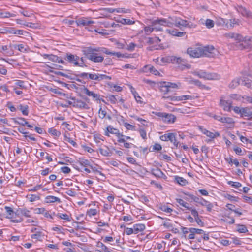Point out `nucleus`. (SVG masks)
Returning a JSON list of instances; mask_svg holds the SVG:
<instances>
[{
    "label": "nucleus",
    "mask_w": 252,
    "mask_h": 252,
    "mask_svg": "<svg viewBox=\"0 0 252 252\" xmlns=\"http://www.w3.org/2000/svg\"><path fill=\"white\" fill-rule=\"evenodd\" d=\"M173 23L169 20L161 18L152 21V26L153 27L154 30L156 31H161L163 30L162 26L171 27Z\"/></svg>",
    "instance_id": "1"
},
{
    "label": "nucleus",
    "mask_w": 252,
    "mask_h": 252,
    "mask_svg": "<svg viewBox=\"0 0 252 252\" xmlns=\"http://www.w3.org/2000/svg\"><path fill=\"white\" fill-rule=\"evenodd\" d=\"M77 26L78 27H84L86 29H87L89 31H93V28L92 27V25L95 23V22L91 20V18L89 17H81L77 19L75 21Z\"/></svg>",
    "instance_id": "2"
},
{
    "label": "nucleus",
    "mask_w": 252,
    "mask_h": 252,
    "mask_svg": "<svg viewBox=\"0 0 252 252\" xmlns=\"http://www.w3.org/2000/svg\"><path fill=\"white\" fill-rule=\"evenodd\" d=\"M153 113L155 115L161 118L162 120L166 123L173 124L176 120V117L172 114L157 112H153Z\"/></svg>",
    "instance_id": "3"
},
{
    "label": "nucleus",
    "mask_w": 252,
    "mask_h": 252,
    "mask_svg": "<svg viewBox=\"0 0 252 252\" xmlns=\"http://www.w3.org/2000/svg\"><path fill=\"white\" fill-rule=\"evenodd\" d=\"M109 133L115 134L118 138V142H125L126 141V139L123 138V137H124L123 133H120L119 129L114 128L111 126H109L107 127L105 134L106 136H109Z\"/></svg>",
    "instance_id": "4"
},
{
    "label": "nucleus",
    "mask_w": 252,
    "mask_h": 252,
    "mask_svg": "<svg viewBox=\"0 0 252 252\" xmlns=\"http://www.w3.org/2000/svg\"><path fill=\"white\" fill-rule=\"evenodd\" d=\"M176 134L174 133L164 134V135L160 136V139L163 141H169L173 143L176 147H178L179 143L176 140Z\"/></svg>",
    "instance_id": "5"
},
{
    "label": "nucleus",
    "mask_w": 252,
    "mask_h": 252,
    "mask_svg": "<svg viewBox=\"0 0 252 252\" xmlns=\"http://www.w3.org/2000/svg\"><path fill=\"white\" fill-rule=\"evenodd\" d=\"M64 59L75 66H77V65H79L78 62L79 57L76 55L67 53Z\"/></svg>",
    "instance_id": "6"
},
{
    "label": "nucleus",
    "mask_w": 252,
    "mask_h": 252,
    "mask_svg": "<svg viewBox=\"0 0 252 252\" xmlns=\"http://www.w3.org/2000/svg\"><path fill=\"white\" fill-rule=\"evenodd\" d=\"M187 53L191 57L199 58L201 57L200 47H189L187 50Z\"/></svg>",
    "instance_id": "7"
},
{
    "label": "nucleus",
    "mask_w": 252,
    "mask_h": 252,
    "mask_svg": "<svg viewBox=\"0 0 252 252\" xmlns=\"http://www.w3.org/2000/svg\"><path fill=\"white\" fill-rule=\"evenodd\" d=\"M88 77L91 80L100 81L103 80H111V77L107 76L105 74H96V73H89Z\"/></svg>",
    "instance_id": "8"
},
{
    "label": "nucleus",
    "mask_w": 252,
    "mask_h": 252,
    "mask_svg": "<svg viewBox=\"0 0 252 252\" xmlns=\"http://www.w3.org/2000/svg\"><path fill=\"white\" fill-rule=\"evenodd\" d=\"M168 60L172 63L181 64L182 66H185L187 68H189V65L187 64L186 60L183 59H182L181 57H177L176 56H172L169 57Z\"/></svg>",
    "instance_id": "9"
},
{
    "label": "nucleus",
    "mask_w": 252,
    "mask_h": 252,
    "mask_svg": "<svg viewBox=\"0 0 252 252\" xmlns=\"http://www.w3.org/2000/svg\"><path fill=\"white\" fill-rule=\"evenodd\" d=\"M172 26L182 29V27H187L189 26V22L187 20L181 19L180 18L176 17L175 19H173Z\"/></svg>",
    "instance_id": "10"
},
{
    "label": "nucleus",
    "mask_w": 252,
    "mask_h": 252,
    "mask_svg": "<svg viewBox=\"0 0 252 252\" xmlns=\"http://www.w3.org/2000/svg\"><path fill=\"white\" fill-rule=\"evenodd\" d=\"M71 99L73 100V107L79 108L88 109L89 108L88 105L84 101L81 100H75V98L71 97Z\"/></svg>",
    "instance_id": "11"
},
{
    "label": "nucleus",
    "mask_w": 252,
    "mask_h": 252,
    "mask_svg": "<svg viewBox=\"0 0 252 252\" xmlns=\"http://www.w3.org/2000/svg\"><path fill=\"white\" fill-rule=\"evenodd\" d=\"M86 56L89 60L95 63H101L104 60V58L101 56H99L98 54H92L86 55Z\"/></svg>",
    "instance_id": "12"
},
{
    "label": "nucleus",
    "mask_w": 252,
    "mask_h": 252,
    "mask_svg": "<svg viewBox=\"0 0 252 252\" xmlns=\"http://www.w3.org/2000/svg\"><path fill=\"white\" fill-rule=\"evenodd\" d=\"M214 50V47L212 46H208L206 47H200V51H201V57L206 56L209 57L210 54L212 53V51Z\"/></svg>",
    "instance_id": "13"
},
{
    "label": "nucleus",
    "mask_w": 252,
    "mask_h": 252,
    "mask_svg": "<svg viewBox=\"0 0 252 252\" xmlns=\"http://www.w3.org/2000/svg\"><path fill=\"white\" fill-rule=\"evenodd\" d=\"M82 92L87 95L92 97L95 100H99L100 95L98 94L95 93L93 91H90L88 89H87L86 87H84L83 89Z\"/></svg>",
    "instance_id": "14"
},
{
    "label": "nucleus",
    "mask_w": 252,
    "mask_h": 252,
    "mask_svg": "<svg viewBox=\"0 0 252 252\" xmlns=\"http://www.w3.org/2000/svg\"><path fill=\"white\" fill-rule=\"evenodd\" d=\"M220 105L223 108L224 111H230L232 107V102L229 100L220 99Z\"/></svg>",
    "instance_id": "15"
},
{
    "label": "nucleus",
    "mask_w": 252,
    "mask_h": 252,
    "mask_svg": "<svg viewBox=\"0 0 252 252\" xmlns=\"http://www.w3.org/2000/svg\"><path fill=\"white\" fill-rule=\"evenodd\" d=\"M166 32L171 35L177 37H182L186 34L185 32H181L178 31L176 29H167Z\"/></svg>",
    "instance_id": "16"
},
{
    "label": "nucleus",
    "mask_w": 252,
    "mask_h": 252,
    "mask_svg": "<svg viewBox=\"0 0 252 252\" xmlns=\"http://www.w3.org/2000/svg\"><path fill=\"white\" fill-rule=\"evenodd\" d=\"M15 214L17 216L22 215L26 217H31V212L26 208H19L16 210Z\"/></svg>",
    "instance_id": "17"
},
{
    "label": "nucleus",
    "mask_w": 252,
    "mask_h": 252,
    "mask_svg": "<svg viewBox=\"0 0 252 252\" xmlns=\"http://www.w3.org/2000/svg\"><path fill=\"white\" fill-rule=\"evenodd\" d=\"M84 52L86 55H91L92 54H97L95 52H100V47H87Z\"/></svg>",
    "instance_id": "18"
},
{
    "label": "nucleus",
    "mask_w": 252,
    "mask_h": 252,
    "mask_svg": "<svg viewBox=\"0 0 252 252\" xmlns=\"http://www.w3.org/2000/svg\"><path fill=\"white\" fill-rule=\"evenodd\" d=\"M241 83L242 78L240 77H237L232 80L229 85V87L231 89H235L239 85H241Z\"/></svg>",
    "instance_id": "19"
},
{
    "label": "nucleus",
    "mask_w": 252,
    "mask_h": 252,
    "mask_svg": "<svg viewBox=\"0 0 252 252\" xmlns=\"http://www.w3.org/2000/svg\"><path fill=\"white\" fill-rule=\"evenodd\" d=\"M237 11L244 17L248 18L252 17V13L248 11L245 7L239 6L237 8Z\"/></svg>",
    "instance_id": "20"
},
{
    "label": "nucleus",
    "mask_w": 252,
    "mask_h": 252,
    "mask_svg": "<svg viewBox=\"0 0 252 252\" xmlns=\"http://www.w3.org/2000/svg\"><path fill=\"white\" fill-rule=\"evenodd\" d=\"M99 150L100 154L104 156L109 157L111 155L112 153L110 149L106 146L100 148Z\"/></svg>",
    "instance_id": "21"
},
{
    "label": "nucleus",
    "mask_w": 252,
    "mask_h": 252,
    "mask_svg": "<svg viewBox=\"0 0 252 252\" xmlns=\"http://www.w3.org/2000/svg\"><path fill=\"white\" fill-rule=\"evenodd\" d=\"M135 234H137L143 231L145 229V226L143 224L138 223L134 224L133 226Z\"/></svg>",
    "instance_id": "22"
},
{
    "label": "nucleus",
    "mask_w": 252,
    "mask_h": 252,
    "mask_svg": "<svg viewBox=\"0 0 252 252\" xmlns=\"http://www.w3.org/2000/svg\"><path fill=\"white\" fill-rule=\"evenodd\" d=\"M200 203V205L202 206L205 207L208 212H211L212 211L213 207V205L212 203L205 200L204 198L203 200H202L201 202Z\"/></svg>",
    "instance_id": "23"
},
{
    "label": "nucleus",
    "mask_w": 252,
    "mask_h": 252,
    "mask_svg": "<svg viewBox=\"0 0 252 252\" xmlns=\"http://www.w3.org/2000/svg\"><path fill=\"white\" fill-rule=\"evenodd\" d=\"M220 75L215 72H207L206 80H219L220 79Z\"/></svg>",
    "instance_id": "24"
},
{
    "label": "nucleus",
    "mask_w": 252,
    "mask_h": 252,
    "mask_svg": "<svg viewBox=\"0 0 252 252\" xmlns=\"http://www.w3.org/2000/svg\"><path fill=\"white\" fill-rule=\"evenodd\" d=\"M240 115L242 117H250L252 115V112L248 107H242Z\"/></svg>",
    "instance_id": "25"
},
{
    "label": "nucleus",
    "mask_w": 252,
    "mask_h": 252,
    "mask_svg": "<svg viewBox=\"0 0 252 252\" xmlns=\"http://www.w3.org/2000/svg\"><path fill=\"white\" fill-rule=\"evenodd\" d=\"M45 201L47 203H54L56 202L60 203L61 202V200L57 197L49 195L46 197Z\"/></svg>",
    "instance_id": "26"
},
{
    "label": "nucleus",
    "mask_w": 252,
    "mask_h": 252,
    "mask_svg": "<svg viewBox=\"0 0 252 252\" xmlns=\"http://www.w3.org/2000/svg\"><path fill=\"white\" fill-rule=\"evenodd\" d=\"M42 56L44 59H48L49 60L56 63H57V61H58V57L53 54H44Z\"/></svg>",
    "instance_id": "27"
},
{
    "label": "nucleus",
    "mask_w": 252,
    "mask_h": 252,
    "mask_svg": "<svg viewBox=\"0 0 252 252\" xmlns=\"http://www.w3.org/2000/svg\"><path fill=\"white\" fill-rule=\"evenodd\" d=\"M151 173L153 175L158 178L162 177L164 175L161 170L158 168L152 169L151 170Z\"/></svg>",
    "instance_id": "28"
},
{
    "label": "nucleus",
    "mask_w": 252,
    "mask_h": 252,
    "mask_svg": "<svg viewBox=\"0 0 252 252\" xmlns=\"http://www.w3.org/2000/svg\"><path fill=\"white\" fill-rule=\"evenodd\" d=\"M56 216L59 218L65 220L66 221L70 222L71 221L70 217L66 214L58 213Z\"/></svg>",
    "instance_id": "29"
},
{
    "label": "nucleus",
    "mask_w": 252,
    "mask_h": 252,
    "mask_svg": "<svg viewBox=\"0 0 252 252\" xmlns=\"http://www.w3.org/2000/svg\"><path fill=\"white\" fill-rule=\"evenodd\" d=\"M241 85L248 88L252 89V81L250 79H243L242 78Z\"/></svg>",
    "instance_id": "30"
},
{
    "label": "nucleus",
    "mask_w": 252,
    "mask_h": 252,
    "mask_svg": "<svg viewBox=\"0 0 252 252\" xmlns=\"http://www.w3.org/2000/svg\"><path fill=\"white\" fill-rule=\"evenodd\" d=\"M221 123H226L230 125H233L234 124V121L232 118L223 117Z\"/></svg>",
    "instance_id": "31"
},
{
    "label": "nucleus",
    "mask_w": 252,
    "mask_h": 252,
    "mask_svg": "<svg viewBox=\"0 0 252 252\" xmlns=\"http://www.w3.org/2000/svg\"><path fill=\"white\" fill-rule=\"evenodd\" d=\"M237 231L241 233H245L248 232L247 227L243 224L237 225Z\"/></svg>",
    "instance_id": "32"
},
{
    "label": "nucleus",
    "mask_w": 252,
    "mask_h": 252,
    "mask_svg": "<svg viewBox=\"0 0 252 252\" xmlns=\"http://www.w3.org/2000/svg\"><path fill=\"white\" fill-rule=\"evenodd\" d=\"M14 120L15 123L21 125L23 126H26V124H27V121H26L25 118L19 117L17 118L16 119L15 118Z\"/></svg>",
    "instance_id": "33"
},
{
    "label": "nucleus",
    "mask_w": 252,
    "mask_h": 252,
    "mask_svg": "<svg viewBox=\"0 0 252 252\" xmlns=\"http://www.w3.org/2000/svg\"><path fill=\"white\" fill-rule=\"evenodd\" d=\"M78 162L81 166L84 167H90L91 166L90 161L84 158H79Z\"/></svg>",
    "instance_id": "34"
},
{
    "label": "nucleus",
    "mask_w": 252,
    "mask_h": 252,
    "mask_svg": "<svg viewBox=\"0 0 252 252\" xmlns=\"http://www.w3.org/2000/svg\"><path fill=\"white\" fill-rule=\"evenodd\" d=\"M206 135L211 139H214L216 137H219L220 134L218 131H215L214 133H213L208 130Z\"/></svg>",
    "instance_id": "35"
},
{
    "label": "nucleus",
    "mask_w": 252,
    "mask_h": 252,
    "mask_svg": "<svg viewBox=\"0 0 252 252\" xmlns=\"http://www.w3.org/2000/svg\"><path fill=\"white\" fill-rule=\"evenodd\" d=\"M14 16V14L9 12H3L0 11V18H1L13 17Z\"/></svg>",
    "instance_id": "36"
},
{
    "label": "nucleus",
    "mask_w": 252,
    "mask_h": 252,
    "mask_svg": "<svg viewBox=\"0 0 252 252\" xmlns=\"http://www.w3.org/2000/svg\"><path fill=\"white\" fill-rule=\"evenodd\" d=\"M176 181L182 186L186 185L188 183L187 180L183 177L177 176L175 177Z\"/></svg>",
    "instance_id": "37"
},
{
    "label": "nucleus",
    "mask_w": 252,
    "mask_h": 252,
    "mask_svg": "<svg viewBox=\"0 0 252 252\" xmlns=\"http://www.w3.org/2000/svg\"><path fill=\"white\" fill-rule=\"evenodd\" d=\"M19 109L21 111L22 114L25 116H27L29 114V111H28V106L25 105L23 106L22 105H20L19 106Z\"/></svg>",
    "instance_id": "38"
},
{
    "label": "nucleus",
    "mask_w": 252,
    "mask_h": 252,
    "mask_svg": "<svg viewBox=\"0 0 252 252\" xmlns=\"http://www.w3.org/2000/svg\"><path fill=\"white\" fill-rule=\"evenodd\" d=\"M195 75L197 76L200 78H203L205 79H206L207 78V72L205 71H203L202 70H201L198 72H195L194 73Z\"/></svg>",
    "instance_id": "39"
},
{
    "label": "nucleus",
    "mask_w": 252,
    "mask_h": 252,
    "mask_svg": "<svg viewBox=\"0 0 252 252\" xmlns=\"http://www.w3.org/2000/svg\"><path fill=\"white\" fill-rule=\"evenodd\" d=\"M27 198H29L30 202H34L36 200H39L40 199V197L39 195L35 194L28 195L27 196Z\"/></svg>",
    "instance_id": "40"
},
{
    "label": "nucleus",
    "mask_w": 252,
    "mask_h": 252,
    "mask_svg": "<svg viewBox=\"0 0 252 252\" xmlns=\"http://www.w3.org/2000/svg\"><path fill=\"white\" fill-rule=\"evenodd\" d=\"M176 202L179 203L181 206L188 209H189V204L185 202L184 200H183L182 199L180 198H176Z\"/></svg>",
    "instance_id": "41"
},
{
    "label": "nucleus",
    "mask_w": 252,
    "mask_h": 252,
    "mask_svg": "<svg viewBox=\"0 0 252 252\" xmlns=\"http://www.w3.org/2000/svg\"><path fill=\"white\" fill-rule=\"evenodd\" d=\"M5 209L6 210V212L7 214H8V216H7V218H11L12 217V215L15 213V212L13 211L12 208L8 206H5Z\"/></svg>",
    "instance_id": "42"
},
{
    "label": "nucleus",
    "mask_w": 252,
    "mask_h": 252,
    "mask_svg": "<svg viewBox=\"0 0 252 252\" xmlns=\"http://www.w3.org/2000/svg\"><path fill=\"white\" fill-rule=\"evenodd\" d=\"M48 132L57 137H59L61 135V132L54 128H51L48 129Z\"/></svg>",
    "instance_id": "43"
},
{
    "label": "nucleus",
    "mask_w": 252,
    "mask_h": 252,
    "mask_svg": "<svg viewBox=\"0 0 252 252\" xmlns=\"http://www.w3.org/2000/svg\"><path fill=\"white\" fill-rule=\"evenodd\" d=\"M107 98L108 101H110L111 103L115 104L117 102V95H109Z\"/></svg>",
    "instance_id": "44"
},
{
    "label": "nucleus",
    "mask_w": 252,
    "mask_h": 252,
    "mask_svg": "<svg viewBox=\"0 0 252 252\" xmlns=\"http://www.w3.org/2000/svg\"><path fill=\"white\" fill-rule=\"evenodd\" d=\"M64 140L70 143L72 146L74 147H75L77 145L76 143L73 141L71 138L68 137L66 134H65L64 135Z\"/></svg>",
    "instance_id": "45"
},
{
    "label": "nucleus",
    "mask_w": 252,
    "mask_h": 252,
    "mask_svg": "<svg viewBox=\"0 0 252 252\" xmlns=\"http://www.w3.org/2000/svg\"><path fill=\"white\" fill-rule=\"evenodd\" d=\"M163 225L166 228L171 229L173 227V224L170 222L169 219H166L163 223Z\"/></svg>",
    "instance_id": "46"
},
{
    "label": "nucleus",
    "mask_w": 252,
    "mask_h": 252,
    "mask_svg": "<svg viewBox=\"0 0 252 252\" xmlns=\"http://www.w3.org/2000/svg\"><path fill=\"white\" fill-rule=\"evenodd\" d=\"M160 91L163 93V94H166L171 91V90L168 86L166 85L161 87Z\"/></svg>",
    "instance_id": "47"
},
{
    "label": "nucleus",
    "mask_w": 252,
    "mask_h": 252,
    "mask_svg": "<svg viewBox=\"0 0 252 252\" xmlns=\"http://www.w3.org/2000/svg\"><path fill=\"white\" fill-rule=\"evenodd\" d=\"M190 233H194L195 234H203L204 231L202 229H197L195 228H191Z\"/></svg>",
    "instance_id": "48"
},
{
    "label": "nucleus",
    "mask_w": 252,
    "mask_h": 252,
    "mask_svg": "<svg viewBox=\"0 0 252 252\" xmlns=\"http://www.w3.org/2000/svg\"><path fill=\"white\" fill-rule=\"evenodd\" d=\"M178 98H179L178 101H179L185 100L192 99L193 98V96L190 95H183L178 96Z\"/></svg>",
    "instance_id": "49"
},
{
    "label": "nucleus",
    "mask_w": 252,
    "mask_h": 252,
    "mask_svg": "<svg viewBox=\"0 0 252 252\" xmlns=\"http://www.w3.org/2000/svg\"><path fill=\"white\" fill-rule=\"evenodd\" d=\"M97 211L95 209H90L87 211V215L89 217L94 216L97 214Z\"/></svg>",
    "instance_id": "50"
},
{
    "label": "nucleus",
    "mask_w": 252,
    "mask_h": 252,
    "mask_svg": "<svg viewBox=\"0 0 252 252\" xmlns=\"http://www.w3.org/2000/svg\"><path fill=\"white\" fill-rule=\"evenodd\" d=\"M189 196L194 202L198 203L200 205L201 204L200 202H201L202 200H203V198H202V197L199 198V197H196V196H194L193 195H189Z\"/></svg>",
    "instance_id": "51"
},
{
    "label": "nucleus",
    "mask_w": 252,
    "mask_h": 252,
    "mask_svg": "<svg viewBox=\"0 0 252 252\" xmlns=\"http://www.w3.org/2000/svg\"><path fill=\"white\" fill-rule=\"evenodd\" d=\"M3 32L6 34H15V29L13 27L7 28Z\"/></svg>",
    "instance_id": "52"
},
{
    "label": "nucleus",
    "mask_w": 252,
    "mask_h": 252,
    "mask_svg": "<svg viewBox=\"0 0 252 252\" xmlns=\"http://www.w3.org/2000/svg\"><path fill=\"white\" fill-rule=\"evenodd\" d=\"M168 87L170 88H179L181 83H179L178 84L174 83L168 82L167 84Z\"/></svg>",
    "instance_id": "53"
},
{
    "label": "nucleus",
    "mask_w": 252,
    "mask_h": 252,
    "mask_svg": "<svg viewBox=\"0 0 252 252\" xmlns=\"http://www.w3.org/2000/svg\"><path fill=\"white\" fill-rule=\"evenodd\" d=\"M205 25L208 28L210 29L214 27V22L213 20L208 19L206 20Z\"/></svg>",
    "instance_id": "54"
},
{
    "label": "nucleus",
    "mask_w": 252,
    "mask_h": 252,
    "mask_svg": "<svg viewBox=\"0 0 252 252\" xmlns=\"http://www.w3.org/2000/svg\"><path fill=\"white\" fill-rule=\"evenodd\" d=\"M144 31L146 34L149 35L154 31L153 27L152 25L151 26L145 27Z\"/></svg>",
    "instance_id": "55"
},
{
    "label": "nucleus",
    "mask_w": 252,
    "mask_h": 252,
    "mask_svg": "<svg viewBox=\"0 0 252 252\" xmlns=\"http://www.w3.org/2000/svg\"><path fill=\"white\" fill-rule=\"evenodd\" d=\"M228 184L235 188H238L242 186V184L238 182L229 181Z\"/></svg>",
    "instance_id": "56"
},
{
    "label": "nucleus",
    "mask_w": 252,
    "mask_h": 252,
    "mask_svg": "<svg viewBox=\"0 0 252 252\" xmlns=\"http://www.w3.org/2000/svg\"><path fill=\"white\" fill-rule=\"evenodd\" d=\"M99 117L101 119H103L106 116V111L105 110H103L102 109V108H100L99 110Z\"/></svg>",
    "instance_id": "57"
},
{
    "label": "nucleus",
    "mask_w": 252,
    "mask_h": 252,
    "mask_svg": "<svg viewBox=\"0 0 252 252\" xmlns=\"http://www.w3.org/2000/svg\"><path fill=\"white\" fill-rule=\"evenodd\" d=\"M160 208L162 211L167 212V213H171L173 211L172 209L168 207L167 206H166L165 205H162L160 207Z\"/></svg>",
    "instance_id": "58"
},
{
    "label": "nucleus",
    "mask_w": 252,
    "mask_h": 252,
    "mask_svg": "<svg viewBox=\"0 0 252 252\" xmlns=\"http://www.w3.org/2000/svg\"><path fill=\"white\" fill-rule=\"evenodd\" d=\"M41 236H42V232H41L40 231H36V233L32 234L31 235V238L32 239H36L39 240Z\"/></svg>",
    "instance_id": "59"
},
{
    "label": "nucleus",
    "mask_w": 252,
    "mask_h": 252,
    "mask_svg": "<svg viewBox=\"0 0 252 252\" xmlns=\"http://www.w3.org/2000/svg\"><path fill=\"white\" fill-rule=\"evenodd\" d=\"M124 126L127 129V130H131L134 131L135 130V127L134 126H133L130 124H128L127 123H124Z\"/></svg>",
    "instance_id": "60"
},
{
    "label": "nucleus",
    "mask_w": 252,
    "mask_h": 252,
    "mask_svg": "<svg viewBox=\"0 0 252 252\" xmlns=\"http://www.w3.org/2000/svg\"><path fill=\"white\" fill-rule=\"evenodd\" d=\"M121 22L123 24L131 25L134 23V21H133L128 19H122Z\"/></svg>",
    "instance_id": "61"
},
{
    "label": "nucleus",
    "mask_w": 252,
    "mask_h": 252,
    "mask_svg": "<svg viewBox=\"0 0 252 252\" xmlns=\"http://www.w3.org/2000/svg\"><path fill=\"white\" fill-rule=\"evenodd\" d=\"M240 20L239 19H232L230 20V24L231 26L234 27L236 25H239L240 24Z\"/></svg>",
    "instance_id": "62"
},
{
    "label": "nucleus",
    "mask_w": 252,
    "mask_h": 252,
    "mask_svg": "<svg viewBox=\"0 0 252 252\" xmlns=\"http://www.w3.org/2000/svg\"><path fill=\"white\" fill-rule=\"evenodd\" d=\"M188 209L190 211L192 215L194 217V218L199 216L198 213L195 209H193L189 207V209Z\"/></svg>",
    "instance_id": "63"
},
{
    "label": "nucleus",
    "mask_w": 252,
    "mask_h": 252,
    "mask_svg": "<svg viewBox=\"0 0 252 252\" xmlns=\"http://www.w3.org/2000/svg\"><path fill=\"white\" fill-rule=\"evenodd\" d=\"M232 240V242L233 244L236 245H241L242 244V242L240 240L239 238L235 237L231 238Z\"/></svg>",
    "instance_id": "64"
}]
</instances>
